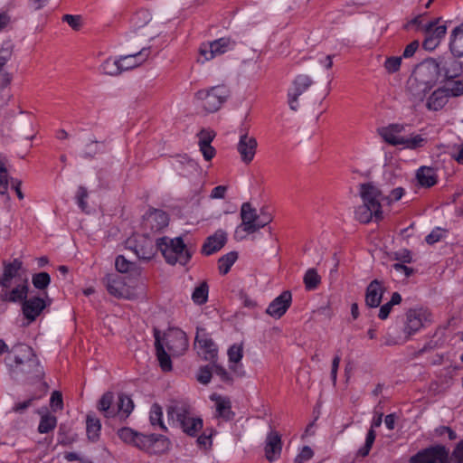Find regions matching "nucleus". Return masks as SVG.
Wrapping results in <instances>:
<instances>
[{
  "label": "nucleus",
  "mask_w": 463,
  "mask_h": 463,
  "mask_svg": "<svg viewBox=\"0 0 463 463\" xmlns=\"http://www.w3.org/2000/svg\"><path fill=\"white\" fill-rule=\"evenodd\" d=\"M321 282V278L315 269L307 270L304 276V284L307 290L316 289Z\"/></svg>",
  "instance_id": "09e8293b"
},
{
  "label": "nucleus",
  "mask_w": 463,
  "mask_h": 463,
  "mask_svg": "<svg viewBox=\"0 0 463 463\" xmlns=\"http://www.w3.org/2000/svg\"><path fill=\"white\" fill-rule=\"evenodd\" d=\"M242 347L241 345H233L228 350V356L230 362L238 363L242 358Z\"/></svg>",
  "instance_id": "680f3d73"
},
{
  "label": "nucleus",
  "mask_w": 463,
  "mask_h": 463,
  "mask_svg": "<svg viewBox=\"0 0 463 463\" xmlns=\"http://www.w3.org/2000/svg\"><path fill=\"white\" fill-rule=\"evenodd\" d=\"M119 61V68L122 74L124 72L135 70L145 63L144 48L137 52L129 54L118 55Z\"/></svg>",
  "instance_id": "412c9836"
},
{
  "label": "nucleus",
  "mask_w": 463,
  "mask_h": 463,
  "mask_svg": "<svg viewBox=\"0 0 463 463\" xmlns=\"http://www.w3.org/2000/svg\"><path fill=\"white\" fill-rule=\"evenodd\" d=\"M385 288L382 281L373 279L366 288L365 304L369 307H377L381 304Z\"/></svg>",
  "instance_id": "b1692460"
},
{
  "label": "nucleus",
  "mask_w": 463,
  "mask_h": 463,
  "mask_svg": "<svg viewBox=\"0 0 463 463\" xmlns=\"http://www.w3.org/2000/svg\"><path fill=\"white\" fill-rule=\"evenodd\" d=\"M209 287L206 281L201 282L192 293V300L196 305H203L208 300Z\"/></svg>",
  "instance_id": "49530a36"
},
{
  "label": "nucleus",
  "mask_w": 463,
  "mask_h": 463,
  "mask_svg": "<svg viewBox=\"0 0 463 463\" xmlns=\"http://www.w3.org/2000/svg\"><path fill=\"white\" fill-rule=\"evenodd\" d=\"M383 340V345L387 346L401 345L408 341L403 339V334L395 337L391 335L390 334H387L386 335H384Z\"/></svg>",
  "instance_id": "774afa93"
},
{
  "label": "nucleus",
  "mask_w": 463,
  "mask_h": 463,
  "mask_svg": "<svg viewBox=\"0 0 463 463\" xmlns=\"http://www.w3.org/2000/svg\"><path fill=\"white\" fill-rule=\"evenodd\" d=\"M405 128L406 125L403 124H391L388 127L382 128L380 130V135L386 143L392 146H399L401 137H404L399 136V134L404 132Z\"/></svg>",
  "instance_id": "c756f323"
},
{
  "label": "nucleus",
  "mask_w": 463,
  "mask_h": 463,
  "mask_svg": "<svg viewBox=\"0 0 463 463\" xmlns=\"http://www.w3.org/2000/svg\"><path fill=\"white\" fill-rule=\"evenodd\" d=\"M416 178L420 186L430 188L436 184L438 176L432 167L421 166L416 173Z\"/></svg>",
  "instance_id": "473e14b6"
},
{
  "label": "nucleus",
  "mask_w": 463,
  "mask_h": 463,
  "mask_svg": "<svg viewBox=\"0 0 463 463\" xmlns=\"http://www.w3.org/2000/svg\"><path fill=\"white\" fill-rule=\"evenodd\" d=\"M441 18H437L428 23L424 26L425 35L440 42L447 33V26L445 24H439Z\"/></svg>",
  "instance_id": "4c0bfd02"
},
{
  "label": "nucleus",
  "mask_w": 463,
  "mask_h": 463,
  "mask_svg": "<svg viewBox=\"0 0 463 463\" xmlns=\"http://www.w3.org/2000/svg\"><path fill=\"white\" fill-rule=\"evenodd\" d=\"M119 439L128 444L142 449L144 443V435L133 430L130 428H122L118 430Z\"/></svg>",
  "instance_id": "f704fd0d"
},
{
  "label": "nucleus",
  "mask_w": 463,
  "mask_h": 463,
  "mask_svg": "<svg viewBox=\"0 0 463 463\" xmlns=\"http://www.w3.org/2000/svg\"><path fill=\"white\" fill-rule=\"evenodd\" d=\"M133 407V402L128 396H118V402L115 404L116 416L119 417L120 419H126L132 411Z\"/></svg>",
  "instance_id": "ea45409f"
},
{
  "label": "nucleus",
  "mask_w": 463,
  "mask_h": 463,
  "mask_svg": "<svg viewBox=\"0 0 463 463\" xmlns=\"http://www.w3.org/2000/svg\"><path fill=\"white\" fill-rule=\"evenodd\" d=\"M227 241V233L218 230L214 234L209 236L202 247V253L209 256L219 251Z\"/></svg>",
  "instance_id": "5701e85b"
},
{
  "label": "nucleus",
  "mask_w": 463,
  "mask_h": 463,
  "mask_svg": "<svg viewBox=\"0 0 463 463\" xmlns=\"http://www.w3.org/2000/svg\"><path fill=\"white\" fill-rule=\"evenodd\" d=\"M437 61L439 64V74L443 72L447 80L457 78L463 72L462 63L456 60L455 57H441Z\"/></svg>",
  "instance_id": "4be33fe9"
},
{
  "label": "nucleus",
  "mask_w": 463,
  "mask_h": 463,
  "mask_svg": "<svg viewBox=\"0 0 463 463\" xmlns=\"http://www.w3.org/2000/svg\"><path fill=\"white\" fill-rule=\"evenodd\" d=\"M194 348L198 355L204 361H209L211 363L215 362L218 354V348L204 329L197 328L194 339Z\"/></svg>",
  "instance_id": "1a4fd4ad"
},
{
  "label": "nucleus",
  "mask_w": 463,
  "mask_h": 463,
  "mask_svg": "<svg viewBox=\"0 0 463 463\" xmlns=\"http://www.w3.org/2000/svg\"><path fill=\"white\" fill-rule=\"evenodd\" d=\"M355 218L361 223H368L373 220V218L375 219V213L371 208L363 203L356 208Z\"/></svg>",
  "instance_id": "3c124183"
},
{
  "label": "nucleus",
  "mask_w": 463,
  "mask_h": 463,
  "mask_svg": "<svg viewBox=\"0 0 463 463\" xmlns=\"http://www.w3.org/2000/svg\"><path fill=\"white\" fill-rule=\"evenodd\" d=\"M383 414L380 413L379 415L373 417L371 423V428L366 435L364 445L357 450L356 457L365 458L366 456L369 455L370 450L376 438V432L374 429L379 428L381 426L383 422Z\"/></svg>",
  "instance_id": "cd10ccee"
},
{
  "label": "nucleus",
  "mask_w": 463,
  "mask_h": 463,
  "mask_svg": "<svg viewBox=\"0 0 463 463\" xmlns=\"http://www.w3.org/2000/svg\"><path fill=\"white\" fill-rule=\"evenodd\" d=\"M235 43L230 38L222 37L215 40L210 43H203L200 47V54L204 58V61H210L217 55L223 54L228 50L234 47Z\"/></svg>",
  "instance_id": "4468645a"
},
{
  "label": "nucleus",
  "mask_w": 463,
  "mask_h": 463,
  "mask_svg": "<svg viewBox=\"0 0 463 463\" xmlns=\"http://www.w3.org/2000/svg\"><path fill=\"white\" fill-rule=\"evenodd\" d=\"M402 63V57L392 56L386 59L384 62V69L388 73H394L400 70Z\"/></svg>",
  "instance_id": "4d7b16f0"
},
{
  "label": "nucleus",
  "mask_w": 463,
  "mask_h": 463,
  "mask_svg": "<svg viewBox=\"0 0 463 463\" xmlns=\"http://www.w3.org/2000/svg\"><path fill=\"white\" fill-rule=\"evenodd\" d=\"M167 415L172 420H175L181 426L191 418V407L184 402H173L167 407Z\"/></svg>",
  "instance_id": "a878e982"
},
{
  "label": "nucleus",
  "mask_w": 463,
  "mask_h": 463,
  "mask_svg": "<svg viewBox=\"0 0 463 463\" xmlns=\"http://www.w3.org/2000/svg\"><path fill=\"white\" fill-rule=\"evenodd\" d=\"M213 375V368L208 365L201 366L196 374L197 381L202 384H208Z\"/></svg>",
  "instance_id": "5fc2aeb1"
},
{
  "label": "nucleus",
  "mask_w": 463,
  "mask_h": 463,
  "mask_svg": "<svg viewBox=\"0 0 463 463\" xmlns=\"http://www.w3.org/2000/svg\"><path fill=\"white\" fill-rule=\"evenodd\" d=\"M449 453L445 446H432L413 455L410 463H449Z\"/></svg>",
  "instance_id": "9d476101"
},
{
  "label": "nucleus",
  "mask_w": 463,
  "mask_h": 463,
  "mask_svg": "<svg viewBox=\"0 0 463 463\" xmlns=\"http://www.w3.org/2000/svg\"><path fill=\"white\" fill-rule=\"evenodd\" d=\"M265 458L269 462L279 458L282 451L281 435L277 430H270L265 439Z\"/></svg>",
  "instance_id": "dca6fc26"
},
{
  "label": "nucleus",
  "mask_w": 463,
  "mask_h": 463,
  "mask_svg": "<svg viewBox=\"0 0 463 463\" xmlns=\"http://www.w3.org/2000/svg\"><path fill=\"white\" fill-rule=\"evenodd\" d=\"M14 52V45L10 43H5L0 47V72L3 71L4 67L7 64V62L11 60V57Z\"/></svg>",
  "instance_id": "864d4df0"
},
{
  "label": "nucleus",
  "mask_w": 463,
  "mask_h": 463,
  "mask_svg": "<svg viewBox=\"0 0 463 463\" xmlns=\"http://www.w3.org/2000/svg\"><path fill=\"white\" fill-rule=\"evenodd\" d=\"M118 271L121 273L128 272L132 269L133 263L128 261L124 256H118L115 261Z\"/></svg>",
  "instance_id": "bf43d9fd"
},
{
  "label": "nucleus",
  "mask_w": 463,
  "mask_h": 463,
  "mask_svg": "<svg viewBox=\"0 0 463 463\" xmlns=\"http://www.w3.org/2000/svg\"><path fill=\"white\" fill-rule=\"evenodd\" d=\"M28 279L27 269L19 259L5 262L3 272L0 275V287L9 288L14 284Z\"/></svg>",
  "instance_id": "423d86ee"
},
{
  "label": "nucleus",
  "mask_w": 463,
  "mask_h": 463,
  "mask_svg": "<svg viewBox=\"0 0 463 463\" xmlns=\"http://www.w3.org/2000/svg\"><path fill=\"white\" fill-rule=\"evenodd\" d=\"M105 283L109 293L114 297L132 298L136 296L137 283L129 277L109 274L105 278Z\"/></svg>",
  "instance_id": "39448f33"
},
{
  "label": "nucleus",
  "mask_w": 463,
  "mask_h": 463,
  "mask_svg": "<svg viewBox=\"0 0 463 463\" xmlns=\"http://www.w3.org/2000/svg\"><path fill=\"white\" fill-rule=\"evenodd\" d=\"M119 66L118 55L109 56L99 64V71L104 76L118 77L122 74Z\"/></svg>",
  "instance_id": "2f4dec72"
},
{
  "label": "nucleus",
  "mask_w": 463,
  "mask_h": 463,
  "mask_svg": "<svg viewBox=\"0 0 463 463\" xmlns=\"http://www.w3.org/2000/svg\"><path fill=\"white\" fill-rule=\"evenodd\" d=\"M431 321V313L423 307L410 308L405 313L403 339L409 340L411 335Z\"/></svg>",
  "instance_id": "20e7f679"
},
{
  "label": "nucleus",
  "mask_w": 463,
  "mask_h": 463,
  "mask_svg": "<svg viewBox=\"0 0 463 463\" xmlns=\"http://www.w3.org/2000/svg\"><path fill=\"white\" fill-rule=\"evenodd\" d=\"M62 21L67 23L73 30H79L82 25V18L77 14H65Z\"/></svg>",
  "instance_id": "052dcab7"
},
{
  "label": "nucleus",
  "mask_w": 463,
  "mask_h": 463,
  "mask_svg": "<svg viewBox=\"0 0 463 463\" xmlns=\"http://www.w3.org/2000/svg\"><path fill=\"white\" fill-rule=\"evenodd\" d=\"M258 221V227L259 230L261 228H264L266 225H268L272 221V216L269 213L268 209L262 208L260 210V213H259V220Z\"/></svg>",
  "instance_id": "338daca9"
},
{
  "label": "nucleus",
  "mask_w": 463,
  "mask_h": 463,
  "mask_svg": "<svg viewBox=\"0 0 463 463\" xmlns=\"http://www.w3.org/2000/svg\"><path fill=\"white\" fill-rule=\"evenodd\" d=\"M11 178L7 167L3 162H0V194L7 195L8 189L11 185Z\"/></svg>",
  "instance_id": "8fccbe9b"
},
{
  "label": "nucleus",
  "mask_w": 463,
  "mask_h": 463,
  "mask_svg": "<svg viewBox=\"0 0 463 463\" xmlns=\"http://www.w3.org/2000/svg\"><path fill=\"white\" fill-rule=\"evenodd\" d=\"M258 142L253 136H250L248 133L241 135L239 142L237 144V150L240 154L241 160L249 165L254 158Z\"/></svg>",
  "instance_id": "2eb2a0df"
},
{
  "label": "nucleus",
  "mask_w": 463,
  "mask_h": 463,
  "mask_svg": "<svg viewBox=\"0 0 463 463\" xmlns=\"http://www.w3.org/2000/svg\"><path fill=\"white\" fill-rule=\"evenodd\" d=\"M22 311L29 323L34 321L43 310L51 305V299L47 295L43 297H32L22 301Z\"/></svg>",
  "instance_id": "ddd939ff"
},
{
  "label": "nucleus",
  "mask_w": 463,
  "mask_h": 463,
  "mask_svg": "<svg viewBox=\"0 0 463 463\" xmlns=\"http://www.w3.org/2000/svg\"><path fill=\"white\" fill-rule=\"evenodd\" d=\"M360 195L363 203L373 210L375 213V222L383 219L381 201H384L382 192L372 183L360 184Z\"/></svg>",
  "instance_id": "6e6552de"
},
{
  "label": "nucleus",
  "mask_w": 463,
  "mask_h": 463,
  "mask_svg": "<svg viewBox=\"0 0 463 463\" xmlns=\"http://www.w3.org/2000/svg\"><path fill=\"white\" fill-rule=\"evenodd\" d=\"M29 292V279L20 281L9 288H3L0 298L3 301L18 303L24 300Z\"/></svg>",
  "instance_id": "f3484780"
},
{
  "label": "nucleus",
  "mask_w": 463,
  "mask_h": 463,
  "mask_svg": "<svg viewBox=\"0 0 463 463\" xmlns=\"http://www.w3.org/2000/svg\"><path fill=\"white\" fill-rule=\"evenodd\" d=\"M50 405L53 411L62 409L63 402H62V397H61V392L55 391L52 393V396L50 399Z\"/></svg>",
  "instance_id": "0e129e2a"
},
{
  "label": "nucleus",
  "mask_w": 463,
  "mask_h": 463,
  "mask_svg": "<svg viewBox=\"0 0 463 463\" xmlns=\"http://www.w3.org/2000/svg\"><path fill=\"white\" fill-rule=\"evenodd\" d=\"M7 366L13 372L38 373L40 363L31 346L25 344H17L13 346L5 358Z\"/></svg>",
  "instance_id": "f257e3e1"
},
{
  "label": "nucleus",
  "mask_w": 463,
  "mask_h": 463,
  "mask_svg": "<svg viewBox=\"0 0 463 463\" xmlns=\"http://www.w3.org/2000/svg\"><path fill=\"white\" fill-rule=\"evenodd\" d=\"M449 49L454 57L463 56V24L452 31Z\"/></svg>",
  "instance_id": "c9c22d12"
},
{
  "label": "nucleus",
  "mask_w": 463,
  "mask_h": 463,
  "mask_svg": "<svg viewBox=\"0 0 463 463\" xmlns=\"http://www.w3.org/2000/svg\"><path fill=\"white\" fill-rule=\"evenodd\" d=\"M166 347L172 356H182L187 351L189 341L186 334L179 329L173 328L165 335Z\"/></svg>",
  "instance_id": "f8f14e48"
},
{
  "label": "nucleus",
  "mask_w": 463,
  "mask_h": 463,
  "mask_svg": "<svg viewBox=\"0 0 463 463\" xmlns=\"http://www.w3.org/2000/svg\"><path fill=\"white\" fill-rule=\"evenodd\" d=\"M241 227L244 232L249 234L254 233L259 231L257 225L259 220V213L250 203H243L241 208Z\"/></svg>",
  "instance_id": "6ab92c4d"
},
{
  "label": "nucleus",
  "mask_w": 463,
  "mask_h": 463,
  "mask_svg": "<svg viewBox=\"0 0 463 463\" xmlns=\"http://www.w3.org/2000/svg\"><path fill=\"white\" fill-rule=\"evenodd\" d=\"M155 335V350H156V357L158 363V365L162 372L169 373L173 370V364L171 360V355L169 354L164 346L160 336V331L156 328L154 329Z\"/></svg>",
  "instance_id": "aec40b11"
},
{
  "label": "nucleus",
  "mask_w": 463,
  "mask_h": 463,
  "mask_svg": "<svg viewBox=\"0 0 463 463\" xmlns=\"http://www.w3.org/2000/svg\"><path fill=\"white\" fill-rule=\"evenodd\" d=\"M411 76L420 84L427 85L432 89L439 80V64L436 59H426L416 66Z\"/></svg>",
  "instance_id": "0eeeda50"
},
{
  "label": "nucleus",
  "mask_w": 463,
  "mask_h": 463,
  "mask_svg": "<svg viewBox=\"0 0 463 463\" xmlns=\"http://www.w3.org/2000/svg\"><path fill=\"white\" fill-rule=\"evenodd\" d=\"M217 417L224 420H232L234 417V412L232 411L231 401L227 398H218L216 402Z\"/></svg>",
  "instance_id": "a19ab883"
},
{
  "label": "nucleus",
  "mask_w": 463,
  "mask_h": 463,
  "mask_svg": "<svg viewBox=\"0 0 463 463\" xmlns=\"http://www.w3.org/2000/svg\"><path fill=\"white\" fill-rule=\"evenodd\" d=\"M203 423L201 418L191 417L185 422H184L180 427L183 431L191 437H195L199 430L203 429Z\"/></svg>",
  "instance_id": "a18cd8bd"
},
{
  "label": "nucleus",
  "mask_w": 463,
  "mask_h": 463,
  "mask_svg": "<svg viewBox=\"0 0 463 463\" xmlns=\"http://www.w3.org/2000/svg\"><path fill=\"white\" fill-rule=\"evenodd\" d=\"M313 84V80L307 74H298L293 80L288 90V102L293 111H297L299 104L298 98L304 94Z\"/></svg>",
  "instance_id": "9b49d317"
},
{
  "label": "nucleus",
  "mask_w": 463,
  "mask_h": 463,
  "mask_svg": "<svg viewBox=\"0 0 463 463\" xmlns=\"http://www.w3.org/2000/svg\"><path fill=\"white\" fill-rule=\"evenodd\" d=\"M213 373L219 376L222 382L231 383L232 381V378L231 377L230 373L226 371V369L215 364V362L213 363Z\"/></svg>",
  "instance_id": "e2e57ef3"
},
{
  "label": "nucleus",
  "mask_w": 463,
  "mask_h": 463,
  "mask_svg": "<svg viewBox=\"0 0 463 463\" xmlns=\"http://www.w3.org/2000/svg\"><path fill=\"white\" fill-rule=\"evenodd\" d=\"M170 444V440L164 435H146V452L148 453H165L169 449Z\"/></svg>",
  "instance_id": "c85d7f7f"
},
{
  "label": "nucleus",
  "mask_w": 463,
  "mask_h": 463,
  "mask_svg": "<svg viewBox=\"0 0 463 463\" xmlns=\"http://www.w3.org/2000/svg\"><path fill=\"white\" fill-rule=\"evenodd\" d=\"M427 144V138L421 135H411L410 137H401L399 145L408 149H418L423 147Z\"/></svg>",
  "instance_id": "c03bdc74"
},
{
  "label": "nucleus",
  "mask_w": 463,
  "mask_h": 463,
  "mask_svg": "<svg viewBox=\"0 0 463 463\" xmlns=\"http://www.w3.org/2000/svg\"><path fill=\"white\" fill-rule=\"evenodd\" d=\"M86 430L88 439L90 441H97L100 436L101 423L93 415H88L86 419Z\"/></svg>",
  "instance_id": "58836bf2"
},
{
  "label": "nucleus",
  "mask_w": 463,
  "mask_h": 463,
  "mask_svg": "<svg viewBox=\"0 0 463 463\" xmlns=\"http://www.w3.org/2000/svg\"><path fill=\"white\" fill-rule=\"evenodd\" d=\"M449 95L444 88H439L432 92L427 101V108L430 110H439L441 109L448 102Z\"/></svg>",
  "instance_id": "72a5a7b5"
},
{
  "label": "nucleus",
  "mask_w": 463,
  "mask_h": 463,
  "mask_svg": "<svg viewBox=\"0 0 463 463\" xmlns=\"http://www.w3.org/2000/svg\"><path fill=\"white\" fill-rule=\"evenodd\" d=\"M32 283L33 287L39 290L48 288L51 283V277L46 272H39L32 277Z\"/></svg>",
  "instance_id": "603ef678"
},
{
  "label": "nucleus",
  "mask_w": 463,
  "mask_h": 463,
  "mask_svg": "<svg viewBox=\"0 0 463 463\" xmlns=\"http://www.w3.org/2000/svg\"><path fill=\"white\" fill-rule=\"evenodd\" d=\"M237 259L238 253L236 251H231L222 256L218 260V269L220 273L222 275L227 274Z\"/></svg>",
  "instance_id": "de8ad7c7"
},
{
  "label": "nucleus",
  "mask_w": 463,
  "mask_h": 463,
  "mask_svg": "<svg viewBox=\"0 0 463 463\" xmlns=\"http://www.w3.org/2000/svg\"><path fill=\"white\" fill-rule=\"evenodd\" d=\"M98 408L106 417H115L116 408L113 404V394L111 392L104 393L99 402Z\"/></svg>",
  "instance_id": "79ce46f5"
},
{
  "label": "nucleus",
  "mask_w": 463,
  "mask_h": 463,
  "mask_svg": "<svg viewBox=\"0 0 463 463\" xmlns=\"http://www.w3.org/2000/svg\"><path fill=\"white\" fill-rule=\"evenodd\" d=\"M449 97H459L463 95V80H456L451 85L444 87Z\"/></svg>",
  "instance_id": "6e6d98bb"
},
{
  "label": "nucleus",
  "mask_w": 463,
  "mask_h": 463,
  "mask_svg": "<svg viewBox=\"0 0 463 463\" xmlns=\"http://www.w3.org/2000/svg\"><path fill=\"white\" fill-rule=\"evenodd\" d=\"M213 434V430H205L198 438H197V444L204 449L211 448L213 444L212 437Z\"/></svg>",
  "instance_id": "13d9d810"
},
{
  "label": "nucleus",
  "mask_w": 463,
  "mask_h": 463,
  "mask_svg": "<svg viewBox=\"0 0 463 463\" xmlns=\"http://www.w3.org/2000/svg\"><path fill=\"white\" fill-rule=\"evenodd\" d=\"M41 420L38 426V431L42 434L48 433L57 425V419L51 414L47 408H42L38 411Z\"/></svg>",
  "instance_id": "e433bc0d"
},
{
  "label": "nucleus",
  "mask_w": 463,
  "mask_h": 463,
  "mask_svg": "<svg viewBox=\"0 0 463 463\" xmlns=\"http://www.w3.org/2000/svg\"><path fill=\"white\" fill-rule=\"evenodd\" d=\"M163 410L162 407L157 404L154 403L151 406L150 411H149V421L152 427L155 429L158 427L163 431H166L167 428L163 422Z\"/></svg>",
  "instance_id": "37998d69"
},
{
  "label": "nucleus",
  "mask_w": 463,
  "mask_h": 463,
  "mask_svg": "<svg viewBox=\"0 0 463 463\" xmlns=\"http://www.w3.org/2000/svg\"><path fill=\"white\" fill-rule=\"evenodd\" d=\"M153 232H158L168 226L169 217L168 214L163 210L153 209L146 213V224Z\"/></svg>",
  "instance_id": "bb28decb"
},
{
  "label": "nucleus",
  "mask_w": 463,
  "mask_h": 463,
  "mask_svg": "<svg viewBox=\"0 0 463 463\" xmlns=\"http://www.w3.org/2000/svg\"><path fill=\"white\" fill-rule=\"evenodd\" d=\"M431 89L427 85L420 84L417 80L413 77L410 76L407 81V91L411 96V99L414 102L422 101L427 95V93Z\"/></svg>",
  "instance_id": "7c9ffc66"
},
{
  "label": "nucleus",
  "mask_w": 463,
  "mask_h": 463,
  "mask_svg": "<svg viewBox=\"0 0 463 463\" xmlns=\"http://www.w3.org/2000/svg\"><path fill=\"white\" fill-rule=\"evenodd\" d=\"M198 145L200 147V151L203 156V158L206 161L212 160L216 154L215 148L211 146V143L215 137L214 131L210 129H202L198 134Z\"/></svg>",
  "instance_id": "393cba45"
},
{
  "label": "nucleus",
  "mask_w": 463,
  "mask_h": 463,
  "mask_svg": "<svg viewBox=\"0 0 463 463\" xmlns=\"http://www.w3.org/2000/svg\"><path fill=\"white\" fill-rule=\"evenodd\" d=\"M156 247L161 251L166 262L175 265H185L191 260L193 252L184 243L182 238L169 239L162 237L156 240Z\"/></svg>",
  "instance_id": "f03ea898"
},
{
  "label": "nucleus",
  "mask_w": 463,
  "mask_h": 463,
  "mask_svg": "<svg viewBox=\"0 0 463 463\" xmlns=\"http://www.w3.org/2000/svg\"><path fill=\"white\" fill-rule=\"evenodd\" d=\"M291 301V292L288 290H285L269 305L266 313L270 317L279 319L289 308Z\"/></svg>",
  "instance_id": "a211bd4d"
},
{
  "label": "nucleus",
  "mask_w": 463,
  "mask_h": 463,
  "mask_svg": "<svg viewBox=\"0 0 463 463\" xmlns=\"http://www.w3.org/2000/svg\"><path fill=\"white\" fill-rule=\"evenodd\" d=\"M314 453L310 447L304 446L300 453L295 458L294 463H304L313 457Z\"/></svg>",
  "instance_id": "69168bd1"
},
{
  "label": "nucleus",
  "mask_w": 463,
  "mask_h": 463,
  "mask_svg": "<svg viewBox=\"0 0 463 463\" xmlns=\"http://www.w3.org/2000/svg\"><path fill=\"white\" fill-rule=\"evenodd\" d=\"M230 93L229 88L222 84L198 90L195 99L205 112L213 113L226 102Z\"/></svg>",
  "instance_id": "7ed1b4c3"
}]
</instances>
